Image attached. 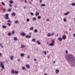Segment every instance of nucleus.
I'll return each instance as SVG.
<instances>
[{"instance_id":"6","label":"nucleus","mask_w":75,"mask_h":75,"mask_svg":"<svg viewBox=\"0 0 75 75\" xmlns=\"http://www.w3.org/2000/svg\"><path fill=\"white\" fill-rule=\"evenodd\" d=\"M31 36L30 35H27L25 37L26 38H31Z\"/></svg>"},{"instance_id":"27","label":"nucleus","mask_w":75,"mask_h":75,"mask_svg":"<svg viewBox=\"0 0 75 75\" xmlns=\"http://www.w3.org/2000/svg\"><path fill=\"white\" fill-rule=\"evenodd\" d=\"M1 4L3 6H5V4L4 2H1Z\"/></svg>"},{"instance_id":"32","label":"nucleus","mask_w":75,"mask_h":75,"mask_svg":"<svg viewBox=\"0 0 75 75\" xmlns=\"http://www.w3.org/2000/svg\"><path fill=\"white\" fill-rule=\"evenodd\" d=\"M15 23L16 24H17V23H18V20H16L15 22Z\"/></svg>"},{"instance_id":"29","label":"nucleus","mask_w":75,"mask_h":75,"mask_svg":"<svg viewBox=\"0 0 75 75\" xmlns=\"http://www.w3.org/2000/svg\"><path fill=\"white\" fill-rule=\"evenodd\" d=\"M14 41H17V38H16V37L14 38Z\"/></svg>"},{"instance_id":"48","label":"nucleus","mask_w":75,"mask_h":75,"mask_svg":"<svg viewBox=\"0 0 75 75\" xmlns=\"http://www.w3.org/2000/svg\"><path fill=\"white\" fill-rule=\"evenodd\" d=\"M65 33H66V34H68V32L67 31H65Z\"/></svg>"},{"instance_id":"31","label":"nucleus","mask_w":75,"mask_h":75,"mask_svg":"<svg viewBox=\"0 0 75 75\" xmlns=\"http://www.w3.org/2000/svg\"><path fill=\"white\" fill-rule=\"evenodd\" d=\"M41 17L40 16H38V19H41Z\"/></svg>"},{"instance_id":"4","label":"nucleus","mask_w":75,"mask_h":75,"mask_svg":"<svg viewBox=\"0 0 75 75\" xmlns=\"http://www.w3.org/2000/svg\"><path fill=\"white\" fill-rule=\"evenodd\" d=\"M0 63L1 64V68L3 69H4V65H3V63H1V62H0Z\"/></svg>"},{"instance_id":"14","label":"nucleus","mask_w":75,"mask_h":75,"mask_svg":"<svg viewBox=\"0 0 75 75\" xmlns=\"http://www.w3.org/2000/svg\"><path fill=\"white\" fill-rule=\"evenodd\" d=\"M37 43H38V45H40L41 43H40V42L39 41H38L36 42Z\"/></svg>"},{"instance_id":"61","label":"nucleus","mask_w":75,"mask_h":75,"mask_svg":"<svg viewBox=\"0 0 75 75\" xmlns=\"http://www.w3.org/2000/svg\"><path fill=\"white\" fill-rule=\"evenodd\" d=\"M44 75H47V73H45Z\"/></svg>"},{"instance_id":"10","label":"nucleus","mask_w":75,"mask_h":75,"mask_svg":"<svg viewBox=\"0 0 75 75\" xmlns=\"http://www.w3.org/2000/svg\"><path fill=\"white\" fill-rule=\"evenodd\" d=\"M11 73H12V74H14V73H15V71H14V70H11Z\"/></svg>"},{"instance_id":"39","label":"nucleus","mask_w":75,"mask_h":75,"mask_svg":"<svg viewBox=\"0 0 75 75\" xmlns=\"http://www.w3.org/2000/svg\"><path fill=\"white\" fill-rule=\"evenodd\" d=\"M44 54H45V55H46V54H47V52H46V51H44Z\"/></svg>"},{"instance_id":"20","label":"nucleus","mask_w":75,"mask_h":75,"mask_svg":"<svg viewBox=\"0 0 75 75\" xmlns=\"http://www.w3.org/2000/svg\"><path fill=\"white\" fill-rule=\"evenodd\" d=\"M8 36H11V32H9L8 34Z\"/></svg>"},{"instance_id":"59","label":"nucleus","mask_w":75,"mask_h":75,"mask_svg":"<svg viewBox=\"0 0 75 75\" xmlns=\"http://www.w3.org/2000/svg\"><path fill=\"white\" fill-rule=\"evenodd\" d=\"M47 21H49V19H47Z\"/></svg>"},{"instance_id":"37","label":"nucleus","mask_w":75,"mask_h":75,"mask_svg":"<svg viewBox=\"0 0 75 75\" xmlns=\"http://www.w3.org/2000/svg\"><path fill=\"white\" fill-rule=\"evenodd\" d=\"M64 22H66V21H67V20L65 18H64Z\"/></svg>"},{"instance_id":"15","label":"nucleus","mask_w":75,"mask_h":75,"mask_svg":"<svg viewBox=\"0 0 75 75\" xmlns=\"http://www.w3.org/2000/svg\"><path fill=\"white\" fill-rule=\"evenodd\" d=\"M2 27L3 28H7V26L6 25H3L2 26Z\"/></svg>"},{"instance_id":"7","label":"nucleus","mask_w":75,"mask_h":75,"mask_svg":"<svg viewBox=\"0 0 75 75\" xmlns=\"http://www.w3.org/2000/svg\"><path fill=\"white\" fill-rule=\"evenodd\" d=\"M58 40L59 41H62V39L61 37H59L58 38Z\"/></svg>"},{"instance_id":"18","label":"nucleus","mask_w":75,"mask_h":75,"mask_svg":"<svg viewBox=\"0 0 75 75\" xmlns=\"http://www.w3.org/2000/svg\"><path fill=\"white\" fill-rule=\"evenodd\" d=\"M15 74H16V75H17V74H18V71H15Z\"/></svg>"},{"instance_id":"3","label":"nucleus","mask_w":75,"mask_h":75,"mask_svg":"<svg viewBox=\"0 0 75 75\" xmlns=\"http://www.w3.org/2000/svg\"><path fill=\"white\" fill-rule=\"evenodd\" d=\"M5 18L6 20H8V19H9V18L8 17V14H6L5 15Z\"/></svg>"},{"instance_id":"56","label":"nucleus","mask_w":75,"mask_h":75,"mask_svg":"<svg viewBox=\"0 0 75 75\" xmlns=\"http://www.w3.org/2000/svg\"><path fill=\"white\" fill-rule=\"evenodd\" d=\"M18 61H20V59H18Z\"/></svg>"},{"instance_id":"35","label":"nucleus","mask_w":75,"mask_h":75,"mask_svg":"<svg viewBox=\"0 0 75 75\" xmlns=\"http://www.w3.org/2000/svg\"><path fill=\"white\" fill-rule=\"evenodd\" d=\"M7 25H9V26H10V25H11V23H8L7 24Z\"/></svg>"},{"instance_id":"54","label":"nucleus","mask_w":75,"mask_h":75,"mask_svg":"<svg viewBox=\"0 0 75 75\" xmlns=\"http://www.w3.org/2000/svg\"><path fill=\"white\" fill-rule=\"evenodd\" d=\"M25 3H27V1L26 0H25Z\"/></svg>"},{"instance_id":"53","label":"nucleus","mask_w":75,"mask_h":75,"mask_svg":"<svg viewBox=\"0 0 75 75\" xmlns=\"http://www.w3.org/2000/svg\"><path fill=\"white\" fill-rule=\"evenodd\" d=\"M34 61H37V59H34Z\"/></svg>"},{"instance_id":"55","label":"nucleus","mask_w":75,"mask_h":75,"mask_svg":"<svg viewBox=\"0 0 75 75\" xmlns=\"http://www.w3.org/2000/svg\"><path fill=\"white\" fill-rule=\"evenodd\" d=\"M1 55H2V54L1 53H0V56H1Z\"/></svg>"},{"instance_id":"49","label":"nucleus","mask_w":75,"mask_h":75,"mask_svg":"<svg viewBox=\"0 0 75 75\" xmlns=\"http://www.w3.org/2000/svg\"><path fill=\"white\" fill-rule=\"evenodd\" d=\"M40 2V3H42V0H39Z\"/></svg>"},{"instance_id":"45","label":"nucleus","mask_w":75,"mask_h":75,"mask_svg":"<svg viewBox=\"0 0 75 75\" xmlns=\"http://www.w3.org/2000/svg\"><path fill=\"white\" fill-rule=\"evenodd\" d=\"M65 51H66V54H67V53H68V50H66Z\"/></svg>"},{"instance_id":"28","label":"nucleus","mask_w":75,"mask_h":75,"mask_svg":"<svg viewBox=\"0 0 75 75\" xmlns=\"http://www.w3.org/2000/svg\"><path fill=\"white\" fill-rule=\"evenodd\" d=\"M26 21L27 22H29V21H30V19L29 18H27L26 19Z\"/></svg>"},{"instance_id":"40","label":"nucleus","mask_w":75,"mask_h":75,"mask_svg":"<svg viewBox=\"0 0 75 75\" xmlns=\"http://www.w3.org/2000/svg\"><path fill=\"white\" fill-rule=\"evenodd\" d=\"M30 15L31 16H33V15H34V13H33L31 12L30 13Z\"/></svg>"},{"instance_id":"63","label":"nucleus","mask_w":75,"mask_h":75,"mask_svg":"<svg viewBox=\"0 0 75 75\" xmlns=\"http://www.w3.org/2000/svg\"><path fill=\"white\" fill-rule=\"evenodd\" d=\"M73 35L74 37H75V34H74Z\"/></svg>"},{"instance_id":"23","label":"nucleus","mask_w":75,"mask_h":75,"mask_svg":"<svg viewBox=\"0 0 75 75\" xmlns=\"http://www.w3.org/2000/svg\"><path fill=\"white\" fill-rule=\"evenodd\" d=\"M39 13H38V12H36V16H37L39 15Z\"/></svg>"},{"instance_id":"47","label":"nucleus","mask_w":75,"mask_h":75,"mask_svg":"<svg viewBox=\"0 0 75 75\" xmlns=\"http://www.w3.org/2000/svg\"><path fill=\"white\" fill-rule=\"evenodd\" d=\"M29 3L30 4H31V3H32L31 1H29Z\"/></svg>"},{"instance_id":"9","label":"nucleus","mask_w":75,"mask_h":75,"mask_svg":"<svg viewBox=\"0 0 75 75\" xmlns=\"http://www.w3.org/2000/svg\"><path fill=\"white\" fill-rule=\"evenodd\" d=\"M15 15H16V13H15V12H13L12 13L11 15L12 16H14Z\"/></svg>"},{"instance_id":"38","label":"nucleus","mask_w":75,"mask_h":75,"mask_svg":"<svg viewBox=\"0 0 75 75\" xmlns=\"http://www.w3.org/2000/svg\"><path fill=\"white\" fill-rule=\"evenodd\" d=\"M54 35V33H52L51 35H50L51 36H53Z\"/></svg>"},{"instance_id":"60","label":"nucleus","mask_w":75,"mask_h":75,"mask_svg":"<svg viewBox=\"0 0 75 75\" xmlns=\"http://www.w3.org/2000/svg\"><path fill=\"white\" fill-rule=\"evenodd\" d=\"M53 63L54 64H55V61H53Z\"/></svg>"},{"instance_id":"57","label":"nucleus","mask_w":75,"mask_h":75,"mask_svg":"<svg viewBox=\"0 0 75 75\" xmlns=\"http://www.w3.org/2000/svg\"><path fill=\"white\" fill-rule=\"evenodd\" d=\"M29 35H31V33H29Z\"/></svg>"},{"instance_id":"46","label":"nucleus","mask_w":75,"mask_h":75,"mask_svg":"<svg viewBox=\"0 0 75 75\" xmlns=\"http://www.w3.org/2000/svg\"><path fill=\"white\" fill-rule=\"evenodd\" d=\"M7 21L8 23H11V21L10 20H8Z\"/></svg>"},{"instance_id":"34","label":"nucleus","mask_w":75,"mask_h":75,"mask_svg":"<svg viewBox=\"0 0 75 75\" xmlns=\"http://www.w3.org/2000/svg\"><path fill=\"white\" fill-rule=\"evenodd\" d=\"M72 6H75V3H73L72 4Z\"/></svg>"},{"instance_id":"13","label":"nucleus","mask_w":75,"mask_h":75,"mask_svg":"<svg viewBox=\"0 0 75 75\" xmlns=\"http://www.w3.org/2000/svg\"><path fill=\"white\" fill-rule=\"evenodd\" d=\"M14 58V57L13 56H11L10 57V59L11 60H13Z\"/></svg>"},{"instance_id":"51","label":"nucleus","mask_w":75,"mask_h":75,"mask_svg":"<svg viewBox=\"0 0 75 75\" xmlns=\"http://www.w3.org/2000/svg\"><path fill=\"white\" fill-rule=\"evenodd\" d=\"M16 4V5H15V8H17V6H16V5H17V4Z\"/></svg>"},{"instance_id":"36","label":"nucleus","mask_w":75,"mask_h":75,"mask_svg":"<svg viewBox=\"0 0 75 75\" xmlns=\"http://www.w3.org/2000/svg\"><path fill=\"white\" fill-rule=\"evenodd\" d=\"M0 46L1 47V48H4V47L3 45H2L1 44H0Z\"/></svg>"},{"instance_id":"26","label":"nucleus","mask_w":75,"mask_h":75,"mask_svg":"<svg viewBox=\"0 0 75 75\" xmlns=\"http://www.w3.org/2000/svg\"><path fill=\"white\" fill-rule=\"evenodd\" d=\"M32 41L33 42H35V39H34V38H33V39H32Z\"/></svg>"},{"instance_id":"62","label":"nucleus","mask_w":75,"mask_h":75,"mask_svg":"<svg viewBox=\"0 0 75 75\" xmlns=\"http://www.w3.org/2000/svg\"><path fill=\"white\" fill-rule=\"evenodd\" d=\"M1 71H3V69H1Z\"/></svg>"},{"instance_id":"16","label":"nucleus","mask_w":75,"mask_h":75,"mask_svg":"<svg viewBox=\"0 0 75 75\" xmlns=\"http://www.w3.org/2000/svg\"><path fill=\"white\" fill-rule=\"evenodd\" d=\"M7 11H8V12H11V9L8 8V9Z\"/></svg>"},{"instance_id":"25","label":"nucleus","mask_w":75,"mask_h":75,"mask_svg":"<svg viewBox=\"0 0 75 75\" xmlns=\"http://www.w3.org/2000/svg\"><path fill=\"white\" fill-rule=\"evenodd\" d=\"M9 3H11V4H13V1H10L9 2Z\"/></svg>"},{"instance_id":"17","label":"nucleus","mask_w":75,"mask_h":75,"mask_svg":"<svg viewBox=\"0 0 75 75\" xmlns=\"http://www.w3.org/2000/svg\"><path fill=\"white\" fill-rule=\"evenodd\" d=\"M33 21H36V20H37V19L36 18L34 17H33Z\"/></svg>"},{"instance_id":"1","label":"nucleus","mask_w":75,"mask_h":75,"mask_svg":"<svg viewBox=\"0 0 75 75\" xmlns=\"http://www.w3.org/2000/svg\"><path fill=\"white\" fill-rule=\"evenodd\" d=\"M67 60L69 61L72 62L74 65H71L72 67L75 66V58L72 55H69L67 57Z\"/></svg>"},{"instance_id":"44","label":"nucleus","mask_w":75,"mask_h":75,"mask_svg":"<svg viewBox=\"0 0 75 75\" xmlns=\"http://www.w3.org/2000/svg\"><path fill=\"white\" fill-rule=\"evenodd\" d=\"M51 35H50V33H48V37H50Z\"/></svg>"},{"instance_id":"8","label":"nucleus","mask_w":75,"mask_h":75,"mask_svg":"<svg viewBox=\"0 0 75 75\" xmlns=\"http://www.w3.org/2000/svg\"><path fill=\"white\" fill-rule=\"evenodd\" d=\"M21 35L22 36H23V37H24V36L25 35V33H21Z\"/></svg>"},{"instance_id":"50","label":"nucleus","mask_w":75,"mask_h":75,"mask_svg":"<svg viewBox=\"0 0 75 75\" xmlns=\"http://www.w3.org/2000/svg\"><path fill=\"white\" fill-rule=\"evenodd\" d=\"M27 58H30V56H29V55H28V57H27Z\"/></svg>"},{"instance_id":"12","label":"nucleus","mask_w":75,"mask_h":75,"mask_svg":"<svg viewBox=\"0 0 75 75\" xmlns=\"http://www.w3.org/2000/svg\"><path fill=\"white\" fill-rule=\"evenodd\" d=\"M59 69L56 70V74H58V73H59Z\"/></svg>"},{"instance_id":"41","label":"nucleus","mask_w":75,"mask_h":75,"mask_svg":"<svg viewBox=\"0 0 75 75\" xmlns=\"http://www.w3.org/2000/svg\"><path fill=\"white\" fill-rule=\"evenodd\" d=\"M12 35H13V34H14V31H13L12 32Z\"/></svg>"},{"instance_id":"2","label":"nucleus","mask_w":75,"mask_h":75,"mask_svg":"<svg viewBox=\"0 0 75 75\" xmlns=\"http://www.w3.org/2000/svg\"><path fill=\"white\" fill-rule=\"evenodd\" d=\"M54 44H55V40H52V42L51 43L49 44L50 46H54Z\"/></svg>"},{"instance_id":"64","label":"nucleus","mask_w":75,"mask_h":75,"mask_svg":"<svg viewBox=\"0 0 75 75\" xmlns=\"http://www.w3.org/2000/svg\"><path fill=\"white\" fill-rule=\"evenodd\" d=\"M57 37H58V35L57 34Z\"/></svg>"},{"instance_id":"58","label":"nucleus","mask_w":75,"mask_h":75,"mask_svg":"<svg viewBox=\"0 0 75 75\" xmlns=\"http://www.w3.org/2000/svg\"><path fill=\"white\" fill-rule=\"evenodd\" d=\"M9 6H10V7H11V6H12L11 4H10L9 5Z\"/></svg>"},{"instance_id":"22","label":"nucleus","mask_w":75,"mask_h":75,"mask_svg":"<svg viewBox=\"0 0 75 75\" xmlns=\"http://www.w3.org/2000/svg\"><path fill=\"white\" fill-rule=\"evenodd\" d=\"M34 32L36 33L38 32V30H37V29H35V30Z\"/></svg>"},{"instance_id":"21","label":"nucleus","mask_w":75,"mask_h":75,"mask_svg":"<svg viewBox=\"0 0 75 75\" xmlns=\"http://www.w3.org/2000/svg\"><path fill=\"white\" fill-rule=\"evenodd\" d=\"M21 57H23L24 56V53H22L21 54Z\"/></svg>"},{"instance_id":"11","label":"nucleus","mask_w":75,"mask_h":75,"mask_svg":"<svg viewBox=\"0 0 75 75\" xmlns=\"http://www.w3.org/2000/svg\"><path fill=\"white\" fill-rule=\"evenodd\" d=\"M26 67L27 68H30V65L28 64H26Z\"/></svg>"},{"instance_id":"52","label":"nucleus","mask_w":75,"mask_h":75,"mask_svg":"<svg viewBox=\"0 0 75 75\" xmlns=\"http://www.w3.org/2000/svg\"><path fill=\"white\" fill-rule=\"evenodd\" d=\"M21 47H22V48H23V47H25V46H24L23 45H22Z\"/></svg>"},{"instance_id":"24","label":"nucleus","mask_w":75,"mask_h":75,"mask_svg":"<svg viewBox=\"0 0 75 75\" xmlns=\"http://www.w3.org/2000/svg\"><path fill=\"white\" fill-rule=\"evenodd\" d=\"M68 14H69V12H67L66 13H65L64 15V16H67V15H68Z\"/></svg>"},{"instance_id":"43","label":"nucleus","mask_w":75,"mask_h":75,"mask_svg":"<svg viewBox=\"0 0 75 75\" xmlns=\"http://www.w3.org/2000/svg\"><path fill=\"white\" fill-rule=\"evenodd\" d=\"M3 11H4V12H5L6 11V9L4 8L3 9Z\"/></svg>"},{"instance_id":"19","label":"nucleus","mask_w":75,"mask_h":75,"mask_svg":"<svg viewBox=\"0 0 75 75\" xmlns=\"http://www.w3.org/2000/svg\"><path fill=\"white\" fill-rule=\"evenodd\" d=\"M41 7H45V4H42L41 5Z\"/></svg>"},{"instance_id":"5","label":"nucleus","mask_w":75,"mask_h":75,"mask_svg":"<svg viewBox=\"0 0 75 75\" xmlns=\"http://www.w3.org/2000/svg\"><path fill=\"white\" fill-rule=\"evenodd\" d=\"M62 38L63 40H65V39H66V35H64L62 37Z\"/></svg>"},{"instance_id":"33","label":"nucleus","mask_w":75,"mask_h":75,"mask_svg":"<svg viewBox=\"0 0 75 75\" xmlns=\"http://www.w3.org/2000/svg\"><path fill=\"white\" fill-rule=\"evenodd\" d=\"M22 69H23V70H25V67H22Z\"/></svg>"},{"instance_id":"42","label":"nucleus","mask_w":75,"mask_h":75,"mask_svg":"<svg viewBox=\"0 0 75 75\" xmlns=\"http://www.w3.org/2000/svg\"><path fill=\"white\" fill-rule=\"evenodd\" d=\"M23 8L24 9H25V8H27V7H26L25 6L23 7Z\"/></svg>"},{"instance_id":"30","label":"nucleus","mask_w":75,"mask_h":75,"mask_svg":"<svg viewBox=\"0 0 75 75\" xmlns=\"http://www.w3.org/2000/svg\"><path fill=\"white\" fill-rule=\"evenodd\" d=\"M34 29V28L33 27H31L30 28V30H33Z\"/></svg>"}]
</instances>
